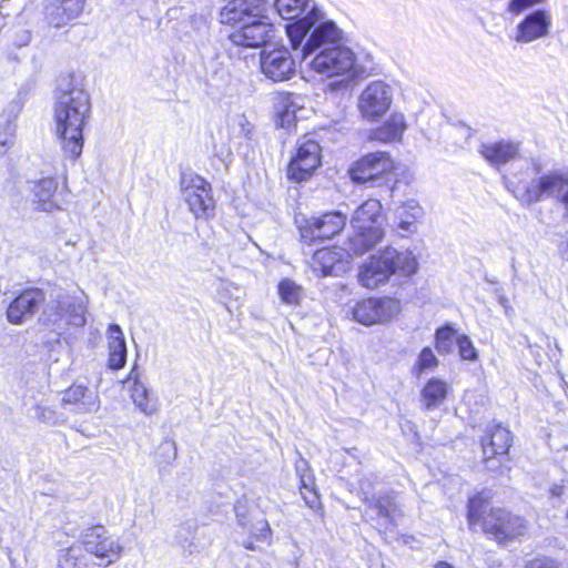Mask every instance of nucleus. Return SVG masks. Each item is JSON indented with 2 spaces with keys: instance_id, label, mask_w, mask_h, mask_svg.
I'll use <instances>...</instances> for the list:
<instances>
[{
  "instance_id": "obj_1",
  "label": "nucleus",
  "mask_w": 568,
  "mask_h": 568,
  "mask_svg": "<svg viewBox=\"0 0 568 568\" xmlns=\"http://www.w3.org/2000/svg\"><path fill=\"white\" fill-rule=\"evenodd\" d=\"M293 50L302 48V59L315 53L308 65L328 78L349 74L355 67V54L341 44L343 32L324 12L313 7L308 14L296 23L286 26Z\"/></svg>"
},
{
  "instance_id": "obj_2",
  "label": "nucleus",
  "mask_w": 568,
  "mask_h": 568,
  "mask_svg": "<svg viewBox=\"0 0 568 568\" xmlns=\"http://www.w3.org/2000/svg\"><path fill=\"white\" fill-rule=\"evenodd\" d=\"M57 135L67 156L77 160L83 149V128L91 114L90 95L83 79L74 73L61 74L54 92Z\"/></svg>"
},
{
  "instance_id": "obj_3",
  "label": "nucleus",
  "mask_w": 568,
  "mask_h": 568,
  "mask_svg": "<svg viewBox=\"0 0 568 568\" xmlns=\"http://www.w3.org/2000/svg\"><path fill=\"white\" fill-rule=\"evenodd\" d=\"M123 546L103 526H93L81 535V545L63 549L61 562L70 568H106L122 556Z\"/></svg>"
},
{
  "instance_id": "obj_4",
  "label": "nucleus",
  "mask_w": 568,
  "mask_h": 568,
  "mask_svg": "<svg viewBox=\"0 0 568 568\" xmlns=\"http://www.w3.org/2000/svg\"><path fill=\"white\" fill-rule=\"evenodd\" d=\"M418 263L415 255L409 251H397L394 247H386L377 254L372 255L358 272L359 283L369 290L386 283L393 274L399 273L410 276L416 273Z\"/></svg>"
},
{
  "instance_id": "obj_5",
  "label": "nucleus",
  "mask_w": 568,
  "mask_h": 568,
  "mask_svg": "<svg viewBox=\"0 0 568 568\" xmlns=\"http://www.w3.org/2000/svg\"><path fill=\"white\" fill-rule=\"evenodd\" d=\"M513 192L525 206L538 203L544 197H554L562 205L564 217H568V171H550L523 186H517Z\"/></svg>"
},
{
  "instance_id": "obj_6",
  "label": "nucleus",
  "mask_w": 568,
  "mask_h": 568,
  "mask_svg": "<svg viewBox=\"0 0 568 568\" xmlns=\"http://www.w3.org/2000/svg\"><path fill=\"white\" fill-rule=\"evenodd\" d=\"M88 298L59 292L44 306L41 321L44 325L62 329L67 326L82 327L87 323Z\"/></svg>"
},
{
  "instance_id": "obj_7",
  "label": "nucleus",
  "mask_w": 568,
  "mask_h": 568,
  "mask_svg": "<svg viewBox=\"0 0 568 568\" xmlns=\"http://www.w3.org/2000/svg\"><path fill=\"white\" fill-rule=\"evenodd\" d=\"M359 490L363 496L362 500L365 504L363 517L367 521L375 523L387 529L394 527L397 519L403 517V511L393 493L385 491L371 495L364 480L359 483Z\"/></svg>"
},
{
  "instance_id": "obj_8",
  "label": "nucleus",
  "mask_w": 568,
  "mask_h": 568,
  "mask_svg": "<svg viewBox=\"0 0 568 568\" xmlns=\"http://www.w3.org/2000/svg\"><path fill=\"white\" fill-rule=\"evenodd\" d=\"M394 170V161L387 152L369 153L356 161L349 170L351 179L355 183L382 186L388 183V176Z\"/></svg>"
},
{
  "instance_id": "obj_9",
  "label": "nucleus",
  "mask_w": 568,
  "mask_h": 568,
  "mask_svg": "<svg viewBox=\"0 0 568 568\" xmlns=\"http://www.w3.org/2000/svg\"><path fill=\"white\" fill-rule=\"evenodd\" d=\"M481 528L498 544H506L524 536L527 531V523L509 510L495 508L483 518Z\"/></svg>"
},
{
  "instance_id": "obj_10",
  "label": "nucleus",
  "mask_w": 568,
  "mask_h": 568,
  "mask_svg": "<svg viewBox=\"0 0 568 568\" xmlns=\"http://www.w3.org/2000/svg\"><path fill=\"white\" fill-rule=\"evenodd\" d=\"M399 313L400 302L392 297L363 300L353 308L354 320L365 326L389 322Z\"/></svg>"
},
{
  "instance_id": "obj_11",
  "label": "nucleus",
  "mask_w": 568,
  "mask_h": 568,
  "mask_svg": "<svg viewBox=\"0 0 568 568\" xmlns=\"http://www.w3.org/2000/svg\"><path fill=\"white\" fill-rule=\"evenodd\" d=\"M321 145L315 140H300L296 154L287 166V178L296 182L308 180L321 165Z\"/></svg>"
},
{
  "instance_id": "obj_12",
  "label": "nucleus",
  "mask_w": 568,
  "mask_h": 568,
  "mask_svg": "<svg viewBox=\"0 0 568 568\" xmlns=\"http://www.w3.org/2000/svg\"><path fill=\"white\" fill-rule=\"evenodd\" d=\"M274 34L275 28L264 13V17L252 18L231 32L229 39L236 47L261 48L266 45L274 38Z\"/></svg>"
},
{
  "instance_id": "obj_13",
  "label": "nucleus",
  "mask_w": 568,
  "mask_h": 568,
  "mask_svg": "<svg viewBox=\"0 0 568 568\" xmlns=\"http://www.w3.org/2000/svg\"><path fill=\"white\" fill-rule=\"evenodd\" d=\"M392 102V87L384 81H373L361 93L358 109L363 118L375 121L389 110Z\"/></svg>"
},
{
  "instance_id": "obj_14",
  "label": "nucleus",
  "mask_w": 568,
  "mask_h": 568,
  "mask_svg": "<svg viewBox=\"0 0 568 568\" xmlns=\"http://www.w3.org/2000/svg\"><path fill=\"white\" fill-rule=\"evenodd\" d=\"M346 225V216L338 211L327 212L318 217H311L300 227L301 239L308 244L329 240Z\"/></svg>"
},
{
  "instance_id": "obj_15",
  "label": "nucleus",
  "mask_w": 568,
  "mask_h": 568,
  "mask_svg": "<svg viewBox=\"0 0 568 568\" xmlns=\"http://www.w3.org/2000/svg\"><path fill=\"white\" fill-rule=\"evenodd\" d=\"M261 71L273 82H284L296 73V63L290 50L285 47L270 51L263 50L260 58Z\"/></svg>"
},
{
  "instance_id": "obj_16",
  "label": "nucleus",
  "mask_w": 568,
  "mask_h": 568,
  "mask_svg": "<svg viewBox=\"0 0 568 568\" xmlns=\"http://www.w3.org/2000/svg\"><path fill=\"white\" fill-rule=\"evenodd\" d=\"M267 12L265 0H230L220 11V21L224 24H241Z\"/></svg>"
},
{
  "instance_id": "obj_17",
  "label": "nucleus",
  "mask_w": 568,
  "mask_h": 568,
  "mask_svg": "<svg viewBox=\"0 0 568 568\" xmlns=\"http://www.w3.org/2000/svg\"><path fill=\"white\" fill-rule=\"evenodd\" d=\"M45 301L40 288H28L19 294L7 308V318L11 324L19 325L31 318L39 306Z\"/></svg>"
},
{
  "instance_id": "obj_18",
  "label": "nucleus",
  "mask_w": 568,
  "mask_h": 568,
  "mask_svg": "<svg viewBox=\"0 0 568 568\" xmlns=\"http://www.w3.org/2000/svg\"><path fill=\"white\" fill-rule=\"evenodd\" d=\"M211 184L202 176L195 175L183 191L190 211L196 216H207L214 210Z\"/></svg>"
},
{
  "instance_id": "obj_19",
  "label": "nucleus",
  "mask_w": 568,
  "mask_h": 568,
  "mask_svg": "<svg viewBox=\"0 0 568 568\" xmlns=\"http://www.w3.org/2000/svg\"><path fill=\"white\" fill-rule=\"evenodd\" d=\"M87 0H44L43 14L49 26L61 28L78 18Z\"/></svg>"
},
{
  "instance_id": "obj_20",
  "label": "nucleus",
  "mask_w": 568,
  "mask_h": 568,
  "mask_svg": "<svg viewBox=\"0 0 568 568\" xmlns=\"http://www.w3.org/2000/svg\"><path fill=\"white\" fill-rule=\"evenodd\" d=\"M551 18L546 10H535L517 26L516 41L529 43L549 33Z\"/></svg>"
},
{
  "instance_id": "obj_21",
  "label": "nucleus",
  "mask_w": 568,
  "mask_h": 568,
  "mask_svg": "<svg viewBox=\"0 0 568 568\" xmlns=\"http://www.w3.org/2000/svg\"><path fill=\"white\" fill-rule=\"evenodd\" d=\"M354 233L347 239L344 251L347 256H359L375 247L384 237L381 225L369 224V227H353Z\"/></svg>"
},
{
  "instance_id": "obj_22",
  "label": "nucleus",
  "mask_w": 568,
  "mask_h": 568,
  "mask_svg": "<svg viewBox=\"0 0 568 568\" xmlns=\"http://www.w3.org/2000/svg\"><path fill=\"white\" fill-rule=\"evenodd\" d=\"M513 443L511 433L500 424H491L487 427V435L481 440L484 459L488 462L497 455L508 453Z\"/></svg>"
},
{
  "instance_id": "obj_23",
  "label": "nucleus",
  "mask_w": 568,
  "mask_h": 568,
  "mask_svg": "<svg viewBox=\"0 0 568 568\" xmlns=\"http://www.w3.org/2000/svg\"><path fill=\"white\" fill-rule=\"evenodd\" d=\"M62 404L73 405L75 414L94 413L100 407L99 396L83 385H72L63 392Z\"/></svg>"
},
{
  "instance_id": "obj_24",
  "label": "nucleus",
  "mask_w": 568,
  "mask_h": 568,
  "mask_svg": "<svg viewBox=\"0 0 568 568\" xmlns=\"http://www.w3.org/2000/svg\"><path fill=\"white\" fill-rule=\"evenodd\" d=\"M109 359L108 366L111 369L119 371L126 363V343L121 327L118 324H111L108 328Z\"/></svg>"
},
{
  "instance_id": "obj_25",
  "label": "nucleus",
  "mask_w": 568,
  "mask_h": 568,
  "mask_svg": "<svg viewBox=\"0 0 568 568\" xmlns=\"http://www.w3.org/2000/svg\"><path fill=\"white\" fill-rule=\"evenodd\" d=\"M481 156L491 165H501L518 155V144L510 141L483 143L479 149Z\"/></svg>"
},
{
  "instance_id": "obj_26",
  "label": "nucleus",
  "mask_w": 568,
  "mask_h": 568,
  "mask_svg": "<svg viewBox=\"0 0 568 568\" xmlns=\"http://www.w3.org/2000/svg\"><path fill=\"white\" fill-rule=\"evenodd\" d=\"M57 190L58 181L54 178H45L36 182L31 190L36 210L51 212L54 209H59L54 200Z\"/></svg>"
},
{
  "instance_id": "obj_27",
  "label": "nucleus",
  "mask_w": 568,
  "mask_h": 568,
  "mask_svg": "<svg viewBox=\"0 0 568 568\" xmlns=\"http://www.w3.org/2000/svg\"><path fill=\"white\" fill-rule=\"evenodd\" d=\"M424 215V210L419 203L414 200H407L395 210V225L397 230L402 231V236L406 233L412 234L417 231V221Z\"/></svg>"
},
{
  "instance_id": "obj_28",
  "label": "nucleus",
  "mask_w": 568,
  "mask_h": 568,
  "mask_svg": "<svg viewBox=\"0 0 568 568\" xmlns=\"http://www.w3.org/2000/svg\"><path fill=\"white\" fill-rule=\"evenodd\" d=\"M274 7L284 20H296L293 23L304 19L313 7L318 8L312 0H275Z\"/></svg>"
},
{
  "instance_id": "obj_29",
  "label": "nucleus",
  "mask_w": 568,
  "mask_h": 568,
  "mask_svg": "<svg viewBox=\"0 0 568 568\" xmlns=\"http://www.w3.org/2000/svg\"><path fill=\"white\" fill-rule=\"evenodd\" d=\"M405 129L404 115L402 113H394L383 125L372 132L371 139L384 143L394 142L402 138Z\"/></svg>"
},
{
  "instance_id": "obj_30",
  "label": "nucleus",
  "mask_w": 568,
  "mask_h": 568,
  "mask_svg": "<svg viewBox=\"0 0 568 568\" xmlns=\"http://www.w3.org/2000/svg\"><path fill=\"white\" fill-rule=\"evenodd\" d=\"M448 385L437 378L427 382L420 393L423 408L427 412L440 406L447 397Z\"/></svg>"
},
{
  "instance_id": "obj_31",
  "label": "nucleus",
  "mask_w": 568,
  "mask_h": 568,
  "mask_svg": "<svg viewBox=\"0 0 568 568\" xmlns=\"http://www.w3.org/2000/svg\"><path fill=\"white\" fill-rule=\"evenodd\" d=\"M382 204L378 200L369 199L362 203L354 212L351 224L352 227H369V224L377 223L381 217Z\"/></svg>"
},
{
  "instance_id": "obj_32",
  "label": "nucleus",
  "mask_w": 568,
  "mask_h": 568,
  "mask_svg": "<svg viewBox=\"0 0 568 568\" xmlns=\"http://www.w3.org/2000/svg\"><path fill=\"white\" fill-rule=\"evenodd\" d=\"M196 529L195 523H184L179 527L175 539L184 556H193L200 552L195 544Z\"/></svg>"
},
{
  "instance_id": "obj_33",
  "label": "nucleus",
  "mask_w": 568,
  "mask_h": 568,
  "mask_svg": "<svg viewBox=\"0 0 568 568\" xmlns=\"http://www.w3.org/2000/svg\"><path fill=\"white\" fill-rule=\"evenodd\" d=\"M490 497L489 493L481 491L469 498L467 519L470 528L475 527L480 521L483 523V518L487 515L486 508Z\"/></svg>"
},
{
  "instance_id": "obj_34",
  "label": "nucleus",
  "mask_w": 568,
  "mask_h": 568,
  "mask_svg": "<svg viewBox=\"0 0 568 568\" xmlns=\"http://www.w3.org/2000/svg\"><path fill=\"white\" fill-rule=\"evenodd\" d=\"M131 398L138 408L148 416L158 412V402L151 397L148 388L140 382H134L131 389Z\"/></svg>"
},
{
  "instance_id": "obj_35",
  "label": "nucleus",
  "mask_w": 568,
  "mask_h": 568,
  "mask_svg": "<svg viewBox=\"0 0 568 568\" xmlns=\"http://www.w3.org/2000/svg\"><path fill=\"white\" fill-rule=\"evenodd\" d=\"M295 470L300 477L301 488L306 489L311 494V497L304 495V499L306 504L313 508L317 503V496L313 490V476L311 474L310 465L302 456H300L295 463Z\"/></svg>"
},
{
  "instance_id": "obj_36",
  "label": "nucleus",
  "mask_w": 568,
  "mask_h": 568,
  "mask_svg": "<svg viewBox=\"0 0 568 568\" xmlns=\"http://www.w3.org/2000/svg\"><path fill=\"white\" fill-rule=\"evenodd\" d=\"M315 258L321 263V272L323 276L337 275V272L342 268L341 258L342 255L336 251L321 250L315 254Z\"/></svg>"
},
{
  "instance_id": "obj_37",
  "label": "nucleus",
  "mask_w": 568,
  "mask_h": 568,
  "mask_svg": "<svg viewBox=\"0 0 568 568\" xmlns=\"http://www.w3.org/2000/svg\"><path fill=\"white\" fill-rule=\"evenodd\" d=\"M278 294L281 300L288 305H297L302 298L301 287L290 278L280 282Z\"/></svg>"
},
{
  "instance_id": "obj_38",
  "label": "nucleus",
  "mask_w": 568,
  "mask_h": 568,
  "mask_svg": "<svg viewBox=\"0 0 568 568\" xmlns=\"http://www.w3.org/2000/svg\"><path fill=\"white\" fill-rule=\"evenodd\" d=\"M456 334V329L449 324H446L436 329L435 339L436 349L438 351V353L447 354L452 351L453 342Z\"/></svg>"
},
{
  "instance_id": "obj_39",
  "label": "nucleus",
  "mask_w": 568,
  "mask_h": 568,
  "mask_svg": "<svg viewBox=\"0 0 568 568\" xmlns=\"http://www.w3.org/2000/svg\"><path fill=\"white\" fill-rule=\"evenodd\" d=\"M16 124L10 115H0V146H9L13 143Z\"/></svg>"
},
{
  "instance_id": "obj_40",
  "label": "nucleus",
  "mask_w": 568,
  "mask_h": 568,
  "mask_svg": "<svg viewBox=\"0 0 568 568\" xmlns=\"http://www.w3.org/2000/svg\"><path fill=\"white\" fill-rule=\"evenodd\" d=\"M458 352L464 361L474 362L478 358V353L474 347L473 342L467 335H460L456 338Z\"/></svg>"
},
{
  "instance_id": "obj_41",
  "label": "nucleus",
  "mask_w": 568,
  "mask_h": 568,
  "mask_svg": "<svg viewBox=\"0 0 568 568\" xmlns=\"http://www.w3.org/2000/svg\"><path fill=\"white\" fill-rule=\"evenodd\" d=\"M438 365V359L435 356L434 352L429 347H424L417 358L416 367L419 373L435 368Z\"/></svg>"
},
{
  "instance_id": "obj_42",
  "label": "nucleus",
  "mask_w": 568,
  "mask_h": 568,
  "mask_svg": "<svg viewBox=\"0 0 568 568\" xmlns=\"http://www.w3.org/2000/svg\"><path fill=\"white\" fill-rule=\"evenodd\" d=\"M244 529L253 535L257 540H266L271 535L270 525L265 519H260L254 524H248L247 528Z\"/></svg>"
},
{
  "instance_id": "obj_43",
  "label": "nucleus",
  "mask_w": 568,
  "mask_h": 568,
  "mask_svg": "<svg viewBox=\"0 0 568 568\" xmlns=\"http://www.w3.org/2000/svg\"><path fill=\"white\" fill-rule=\"evenodd\" d=\"M544 2L545 0H510L508 11L514 14H519L531 7Z\"/></svg>"
},
{
  "instance_id": "obj_44",
  "label": "nucleus",
  "mask_w": 568,
  "mask_h": 568,
  "mask_svg": "<svg viewBox=\"0 0 568 568\" xmlns=\"http://www.w3.org/2000/svg\"><path fill=\"white\" fill-rule=\"evenodd\" d=\"M234 511L236 516L237 524L244 529L247 528V525L250 524L248 518V509L244 503L237 501L234 505Z\"/></svg>"
},
{
  "instance_id": "obj_45",
  "label": "nucleus",
  "mask_w": 568,
  "mask_h": 568,
  "mask_svg": "<svg viewBox=\"0 0 568 568\" xmlns=\"http://www.w3.org/2000/svg\"><path fill=\"white\" fill-rule=\"evenodd\" d=\"M13 44L18 48L28 45L31 41V32L26 29H18L13 34Z\"/></svg>"
},
{
  "instance_id": "obj_46",
  "label": "nucleus",
  "mask_w": 568,
  "mask_h": 568,
  "mask_svg": "<svg viewBox=\"0 0 568 568\" xmlns=\"http://www.w3.org/2000/svg\"><path fill=\"white\" fill-rule=\"evenodd\" d=\"M526 568H559V566L550 558H536L529 561Z\"/></svg>"
},
{
  "instance_id": "obj_47",
  "label": "nucleus",
  "mask_w": 568,
  "mask_h": 568,
  "mask_svg": "<svg viewBox=\"0 0 568 568\" xmlns=\"http://www.w3.org/2000/svg\"><path fill=\"white\" fill-rule=\"evenodd\" d=\"M160 449L163 450L170 460H175L178 456L176 445L173 440H165L161 444Z\"/></svg>"
},
{
  "instance_id": "obj_48",
  "label": "nucleus",
  "mask_w": 568,
  "mask_h": 568,
  "mask_svg": "<svg viewBox=\"0 0 568 568\" xmlns=\"http://www.w3.org/2000/svg\"><path fill=\"white\" fill-rule=\"evenodd\" d=\"M254 128L251 125L245 118H242L241 121V133L248 140L253 139Z\"/></svg>"
},
{
  "instance_id": "obj_49",
  "label": "nucleus",
  "mask_w": 568,
  "mask_h": 568,
  "mask_svg": "<svg viewBox=\"0 0 568 568\" xmlns=\"http://www.w3.org/2000/svg\"><path fill=\"white\" fill-rule=\"evenodd\" d=\"M559 252L564 260L568 261V240L562 241L559 245Z\"/></svg>"
},
{
  "instance_id": "obj_50",
  "label": "nucleus",
  "mask_w": 568,
  "mask_h": 568,
  "mask_svg": "<svg viewBox=\"0 0 568 568\" xmlns=\"http://www.w3.org/2000/svg\"><path fill=\"white\" fill-rule=\"evenodd\" d=\"M291 115L294 118V110L291 111L290 108L286 106L282 113V122H284L285 120L290 121Z\"/></svg>"
},
{
  "instance_id": "obj_51",
  "label": "nucleus",
  "mask_w": 568,
  "mask_h": 568,
  "mask_svg": "<svg viewBox=\"0 0 568 568\" xmlns=\"http://www.w3.org/2000/svg\"><path fill=\"white\" fill-rule=\"evenodd\" d=\"M564 487L562 486H554L551 489V494L555 496H560L562 494Z\"/></svg>"
},
{
  "instance_id": "obj_52",
  "label": "nucleus",
  "mask_w": 568,
  "mask_h": 568,
  "mask_svg": "<svg viewBox=\"0 0 568 568\" xmlns=\"http://www.w3.org/2000/svg\"><path fill=\"white\" fill-rule=\"evenodd\" d=\"M62 557H63V549L60 551V555H59L58 568H70L68 566H64L63 562H61Z\"/></svg>"
},
{
  "instance_id": "obj_53",
  "label": "nucleus",
  "mask_w": 568,
  "mask_h": 568,
  "mask_svg": "<svg viewBox=\"0 0 568 568\" xmlns=\"http://www.w3.org/2000/svg\"><path fill=\"white\" fill-rule=\"evenodd\" d=\"M435 568H453L449 564L445 562V561H439Z\"/></svg>"
},
{
  "instance_id": "obj_54",
  "label": "nucleus",
  "mask_w": 568,
  "mask_h": 568,
  "mask_svg": "<svg viewBox=\"0 0 568 568\" xmlns=\"http://www.w3.org/2000/svg\"><path fill=\"white\" fill-rule=\"evenodd\" d=\"M499 303L506 308V311L508 310V301L506 297L501 296L499 298Z\"/></svg>"
},
{
  "instance_id": "obj_55",
  "label": "nucleus",
  "mask_w": 568,
  "mask_h": 568,
  "mask_svg": "<svg viewBox=\"0 0 568 568\" xmlns=\"http://www.w3.org/2000/svg\"><path fill=\"white\" fill-rule=\"evenodd\" d=\"M245 547H246L247 549H253L252 544H247V545H245Z\"/></svg>"
}]
</instances>
